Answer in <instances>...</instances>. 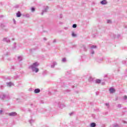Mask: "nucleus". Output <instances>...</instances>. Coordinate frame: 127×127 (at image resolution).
Here are the masks:
<instances>
[{
  "instance_id": "nucleus-1",
  "label": "nucleus",
  "mask_w": 127,
  "mask_h": 127,
  "mask_svg": "<svg viewBox=\"0 0 127 127\" xmlns=\"http://www.w3.org/2000/svg\"><path fill=\"white\" fill-rule=\"evenodd\" d=\"M38 66H39V63L37 62H35L32 65L29 66V68L32 69L33 72H35L36 73H37L38 71H39V69L37 68Z\"/></svg>"
},
{
  "instance_id": "nucleus-2",
  "label": "nucleus",
  "mask_w": 127,
  "mask_h": 127,
  "mask_svg": "<svg viewBox=\"0 0 127 127\" xmlns=\"http://www.w3.org/2000/svg\"><path fill=\"white\" fill-rule=\"evenodd\" d=\"M109 92H110L111 94H113V93H115L116 92V89L113 87H111L109 89Z\"/></svg>"
},
{
  "instance_id": "nucleus-3",
  "label": "nucleus",
  "mask_w": 127,
  "mask_h": 127,
  "mask_svg": "<svg viewBox=\"0 0 127 127\" xmlns=\"http://www.w3.org/2000/svg\"><path fill=\"white\" fill-rule=\"evenodd\" d=\"M17 114L15 112H12L8 114V116H10V117H14L16 116Z\"/></svg>"
},
{
  "instance_id": "nucleus-4",
  "label": "nucleus",
  "mask_w": 127,
  "mask_h": 127,
  "mask_svg": "<svg viewBox=\"0 0 127 127\" xmlns=\"http://www.w3.org/2000/svg\"><path fill=\"white\" fill-rule=\"evenodd\" d=\"M3 41H5L6 42H10V40L8 38H4L3 39Z\"/></svg>"
},
{
  "instance_id": "nucleus-5",
  "label": "nucleus",
  "mask_w": 127,
  "mask_h": 127,
  "mask_svg": "<svg viewBox=\"0 0 127 127\" xmlns=\"http://www.w3.org/2000/svg\"><path fill=\"white\" fill-rule=\"evenodd\" d=\"M101 4H107V1L106 0H103L100 2Z\"/></svg>"
},
{
  "instance_id": "nucleus-6",
  "label": "nucleus",
  "mask_w": 127,
  "mask_h": 127,
  "mask_svg": "<svg viewBox=\"0 0 127 127\" xmlns=\"http://www.w3.org/2000/svg\"><path fill=\"white\" fill-rule=\"evenodd\" d=\"M16 15L17 17H20L21 16V13H20V11H18V12L16 13Z\"/></svg>"
},
{
  "instance_id": "nucleus-7",
  "label": "nucleus",
  "mask_w": 127,
  "mask_h": 127,
  "mask_svg": "<svg viewBox=\"0 0 127 127\" xmlns=\"http://www.w3.org/2000/svg\"><path fill=\"white\" fill-rule=\"evenodd\" d=\"M101 82H102V80L101 79H96V81H95V83L96 84H100V83H101Z\"/></svg>"
},
{
  "instance_id": "nucleus-8",
  "label": "nucleus",
  "mask_w": 127,
  "mask_h": 127,
  "mask_svg": "<svg viewBox=\"0 0 127 127\" xmlns=\"http://www.w3.org/2000/svg\"><path fill=\"white\" fill-rule=\"evenodd\" d=\"M40 89H36L34 90V93H36V94H37V93H40Z\"/></svg>"
},
{
  "instance_id": "nucleus-9",
  "label": "nucleus",
  "mask_w": 127,
  "mask_h": 127,
  "mask_svg": "<svg viewBox=\"0 0 127 127\" xmlns=\"http://www.w3.org/2000/svg\"><path fill=\"white\" fill-rule=\"evenodd\" d=\"M47 9H48V7H47V8L43 11V12L41 13L42 15H43L44 12H46V11H47Z\"/></svg>"
},
{
  "instance_id": "nucleus-10",
  "label": "nucleus",
  "mask_w": 127,
  "mask_h": 127,
  "mask_svg": "<svg viewBox=\"0 0 127 127\" xmlns=\"http://www.w3.org/2000/svg\"><path fill=\"white\" fill-rule=\"evenodd\" d=\"M91 127H96V123H92L91 124Z\"/></svg>"
},
{
  "instance_id": "nucleus-11",
  "label": "nucleus",
  "mask_w": 127,
  "mask_h": 127,
  "mask_svg": "<svg viewBox=\"0 0 127 127\" xmlns=\"http://www.w3.org/2000/svg\"><path fill=\"white\" fill-rule=\"evenodd\" d=\"M89 82H92V81H94V78L92 77H90L89 78Z\"/></svg>"
},
{
  "instance_id": "nucleus-12",
  "label": "nucleus",
  "mask_w": 127,
  "mask_h": 127,
  "mask_svg": "<svg viewBox=\"0 0 127 127\" xmlns=\"http://www.w3.org/2000/svg\"><path fill=\"white\" fill-rule=\"evenodd\" d=\"M18 60H19V61H21V60H22V57H18Z\"/></svg>"
},
{
  "instance_id": "nucleus-13",
  "label": "nucleus",
  "mask_w": 127,
  "mask_h": 127,
  "mask_svg": "<svg viewBox=\"0 0 127 127\" xmlns=\"http://www.w3.org/2000/svg\"><path fill=\"white\" fill-rule=\"evenodd\" d=\"M11 85H12V83L11 82H8L7 83V86H8L9 87H10V86H11Z\"/></svg>"
},
{
  "instance_id": "nucleus-14",
  "label": "nucleus",
  "mask_w": 127,
  "mask_h": 127,
  "mask_svg": "<svg viewBox=\"0 0 127 127\" xmlns=\"http://www.w3.org/2000/svg\"><path fill=\"white\" fill-rule=\"evenodd\" d=\"M90 47H91V48H92V49L97 48V46H94V45H92V46H90Z\"/></svg>"
},
{
  "instance_id": "nucleus-15",
  "label": "nucleus",
  "mask_w": 127,
  "mask_h": 127,
  "mask_svg": "<svg viewBox=\"0 0 127 127\" xmlns=\"http://www.w3.org/2000/svg\"><path fill=\"white\" fill-rule=\"evenodd\" d=\"M73 28H76L77 27V25L76 24H74L72 25Z\"/></svg>"
},
{
  "instance_id": "nucleus-16",
  "label": "nucleus",
  "mask_w": 127,
  "mask_h": 127,
  "mask_svg": "<svg viewBox=\"0 0 127 127\" xmlns=\"http://www.w3.org/2000/svg\"><path fill=\"white\" fill-rule=\"evenodd\" d=\"M107 23H112V21L111 20H107Z\"/></svg>"
},
{
  "instance_id": "nucleus-17",
  "label": "nucleus",
  "mask_w": 127,
  "mask_h": 127,
  "mask_svg": "<svg viewBox=\"0 0 127 127\" xmlns=\"http://www.w3.org/2000/svg\"><path fill=\"white\" fill-rule=\"evenodd\" d=\"M63 62H66V58H64L62 60Z\"/></svg>"
},
{
  "instance_id": "nucleus-18",
  "label": "nucleus",
  "mask_w": 127,
  "mask_h": 127,
  "mask_svg": "<svg viewBox=\"0 0 127 127\" xmlns=\"http://www.w3.org/2000/svg\"><path fill=\"white\" fill-rule=\"evenodd\" d=\"M31 10H32V11H34L35 10V8H34V7H32V8H31Z\"/></svg>"
},
{
  "instance_id": "nucleus-19",
  "label": "nucleus",
  "mask_w": 127,
  "mask_h": 127,
  "mask_svg": "<svg viewBox=\"0 0 127 127\" xmlns=\"http://www.w3.org/2000/svg\"><path fill=\"white\" fill-rule=\"evenodd\" d=\"M72 36H73L74 37H75V36H76V34H75V33H72Z\"/></svg>"
},
{
  "instance_id": "nucleus-20",
  "label": "nucleus",
  "mask_w": 127,
  "mask_h": 127,
  "mask_svg": "<svg viewBox=\"0 0 127 127\" xmlns=\"http://www.w3.org/2000/svg\"><path fill=\"white\" fill-rule=\"evenodd\" d=\"M5 98V95L4 94L3 95V97H2V100Z\"/></svg>"
},
{
  "instance_id": "nucleus-21",
  "label": "nucleus",
  "mask_w": 127,
  "mask_h": 127,
  "mask_svg": "<svg viewBox=\"0 0 127 127\" xmlns=\"http://www.w3.org/2000/svg\"><path fill=\"white\" fill-rule=\"evenodd\" d=\"M1 27L2 28L4 27V24H1Z\"/></svg>"
},
{
  "instance_id": "nucleus-22",
  "label": "nucleus",
  "mask_w": 127,
  "mask_h": 127,
  "mask_svg": "<svg viewBox=\"0 0 127 127\" xmlns=\"http://www.w3.org/2000/svg\"><path fill=\"white\" fill-rule=\"evenodd\" d=\"M124 100H127V96H124Z\"/></svg>"
},
{
  "instance_id": "nucleus-23",
  "label": "nucleus",
  "mask_w": 127,
  "mask_h": 127,
  "mask_svg": "<svg viewBox=\"0 0 127 127\" xmlns=\"http://www.w3.org/2000/svg\"><path fill=\"white\" fill-rule=\"evenodd\" d=\"M106 106H107V107H109L110 106V104L109 103H106L105 104Z\"/></svg>"
},
{
  "instance_id": "nucleus-24",
  "label": "nucleus",
  "mask_w": 127,
  "mask_h": 127,
  "mask_svg": "<svg viewBox=\"0 0 127 127\" xmlns=\"http://www.w3.org/2000/svg\"><path fill=\"white\" fill-rule=\"evenodd\" d=\"M83 49H84V50H86V47H85V46H83Z\"/></svg>"
},
{
  "instance_id": "nucleus-25",
  "label": "nucleus",
  "mask_w": 127,
  "mask_h": 127,
  "mask_svg": "<svg viewBox=\"0 0 127 127\" xmlns=\"http://www.w3.org/2000/svg\"><path fill=\"white\" fill-rule=\"evenodd\" d=\"M2 110H0V114H2Z\"/></svg>"
},
{
  "instance_id": "nucleus-26",
  "label": "nucleus",
  "mask_w": 127,
  "mask_h": 127,
  "mask_svg": "<svg viewBox=\"0 0 127 127\" xmlns=\"http://www.w3.org/2000/svg\"><path fill=\"white\" fill-rule=\"evenodd\" d=\"M118 107H119V108H121V104H119Z\"/></svg>"
},
{
  "instance_id": "nucleus-27",
  "label": "nucleus",
  "mask_w": 127,
  "mask_h": 127,
  "mask_svg": "<svg viewBox=\"0 0 127 127\" xmlns=\"http://www.w3.org/2000/svg\"><path fill=\"white\" fill-rule=\"evenodd\" d=\"M69 115L70 116H72V115H73V113H70Z\"/></svg>"
},
{
  "instance_id": "nucleus-28",
  "label": "nucleus",
  "mask_w": 127,
  "mask_h": 127,
  "mask_svg": "<svg viewBox=\"0 0 127 127\" xmlns=\"http://www.w3.org/2000/svg\"><path fill=\"white\" fill-rule=\"evenodd\" d=\"M52 68H54V65H52Z\"/></svg>"
},
{
  "instance_id": "nucleus-29",
  "label": "nucleus",
  "mask_w": 127,
  "mask_h": 127,
  "mask_svg": "<svg viewBox=\"0 0 127 127\" xmlns=\"http://www.w3.org/2000/svg\"><path fill=\"white\" fill-rule=\"evenodd\" d=\"M31 122H32V120L30 121V123L31 124Z\"/></svg>"
},
{
  "instance_id": "nucleus-30",
  "label": "nucleus",
  "mask_w": 127,
  "mask_h": 127,
  "mask_svg": "<svg viewBox=\"0 0 127 127\" xmlns=\"http://www.w3.org/2000/svg\"><path fill=\"white\" fill-rule=\"evenodd\" d=\"M54 65H56V63H54Z\"/></svg>"
},
{
  "instance_id": "nucleus-31",
  "label": "nucleus",
  "mask_w": 127,
  "mask_h": 127,
  "mask_svg": "<svg viewBox=\"0 0 127 127\" xmlns=\"http://www.w3.org/2000/svg\"><path fill=\"white\" fill-rule=\"evenodd\" d=\"M44 40H46V38H44Z\"/></svg>"
},
{
  "instance_id": "nucleus-32",
  "label": "nucleus",
  "mask_w": 127,
  "mask_h": 127,
  "mask_svg": "<svg viewBox=\"0 0 127 127\" xmlns=\"http://www.w3.org/2000/svg\"><path fill=\"white\" fill-rule=\"evenodd\" d=\"M92 54H94V52H93L92 53Z\"/></svg>"
},
{
  "instance_id": "nucleus-33",
  "label": "nucleus",
  "mask_w": 127,
  "mask_h": 127,
  "mask_svg": "<svg viewBox=\"0 0 127 127\" xmlns=\"http://www.w3.org/2000/svg\"><path fill=\"white\" fill-rule=\"evenodd\" d=\"M102 85H105V83H102Z\"/></svg>"
},
{
  "instance_id": "nucleus-34",
  "label": "nucleus",
  "mask_w": 127,
  "mask_h": 127,
  "mask_svg": "<svg viewBox=\"0 0 127 127\" xmlns=\"http://www.w3.org/2000/svg\"><path fill=\"white\" fill-rule=\"evenodd\" d=\"M54 42H56V40H55V41H54Z\"/></svg>"
},
{
  "instance_id": "nucleus-35",
  "label": "nucleus",
  "mask_w": 127,
  "mask_h": 127,
  "mask_svg": "<svg viewBox=\"0 0 127 127\" xmlns=\"http://www.w3.org/2000/svg\"><path fill=\"white\" fill-rule=\"evenodd\" d=\"M61 18H62V16H61Z\"/></svg>"
},
{
  "instance_id": "nucleus-36",
  "label": "nucleus",
  "mask_w": 127,
  "mask_h": 127,
  "mask_svg": "<svg viewBox=\"0 0 127 127\" xmlns=\"http://www.w3.org/2000/svg\"><path fill=\"white\" fill-rule=\"evenodd\" d=\"M15 20L13 19V21H15Z\"/></svg>"
},
{
  "instance_id": "nucleus-37",
  "label": "nucleus",
  "mask_w": 127,
  "mask_h": 127,
  "mask_svg": "<svg viewBox=\"0 0 127 127\" xmlns=\"http://www.w3.org/2000/svg\"><path fill=\"white\" fill-rule=\"evenodd\" d=\"M13 40H14V39H12Z\"/></svg>"
}]
</instances>
